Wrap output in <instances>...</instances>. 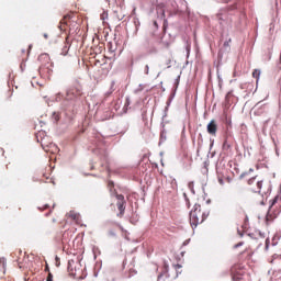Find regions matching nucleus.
<instances>
[{
    "instance_id": "nucleus-38",
    "label": "nucleus",
    "mask_w": 281,
    "mask_h": 281,
    "mask_svg": "<svg viewBox=\"0 0 281 281\" xmlns=\"http://www.w3.org/2000/svg\"><path fill=\"white\" fill-rule=\"evenodd\" d=\"M49 146H54V144L50 143Z\"/></svg>"
},
{
    "instance_id": "nucleus-21",
    "label": "nucleus",
    "mask_w": 281,
    "mask_h": 281,
    "mask_svg": "<svg viewBox=\"0 0 281 281\" xmlns=\"http://www.w3.org/2000/svg\"><path fill=\"white\" fill-rule=\"evenodd\" d=\"M44 177H45V179H46L45 183H49V181H52V179L49 178V176H45V175H44Z\"/></svg>"
},
{
    "instance_id": "nucleus-39",
    "label": "nucleus",
    "mask_w": 281,
    "mask_h": 281,
    "mask_svg": "<svg viewBox=\"0 0 281 281\" xmlns=\"http://www.w3.org/2000/svg\"><path fill=\"white\" fill-rule=\"evenodd\" d=\"M109 2V0H106Z\"/></svg>"
},
{
    "instance_id": "nucleus-36",
    "label": "nucleus",
    "mask_w": 281,
    "mask_h": 281,
    "mask_svg": "<svg viewBox=\"0 0 281 281\" xmlns=\"http://www.w3.org/2000/svg\"><path fill=\"white\" fill-rule=\"evenodd\" d=\"M126 104H131V102L126 101Z\"/></svg>"
},
{
    "instance_id": "nucleus-5",
    "label": "nucleus",
    "mask_w": 281,
    "mask_h": 281,
    "mask_svg": "<svg viewBox=\"0 0 281 281\" xmlns=\"http://www.w3.org/2000/svg\"><path fill=\"white\" fill-rule=\"evenodd\" d=\"M113 194L115 195V199L117 200L116 202V207L119 210V218H122L124 216V212H126V200H124L123 194H119L117 191H114Z\"/></svg>"
},
{
    "instance_id": "nucleus-16",
    "label": "nucleus",
    "mask_w": 281,
    "mask_h": 281,
    "mask_svg": "<svg viewBox=\"0 0 281 281\" xmlns=\"http://www.w3.org/2000/svg\"><path fill=\"white\" fill-rule=\"evenodd\" d=\"M108 188H109L110 192H113V188H115V184L113 183V181L108 182Z\"/></svg>"
},
{
    "instance_id": "nucleus-13",
    "label": "nucleus",
    "mask_w": 281,
    "mask_h": 281,
    "mask_svg": "<svg viewBox=\"0 0 281 281\" xmlns=\"http://www.w3.org/2000/svg\"><path fill=\"white\" fill-rule=\"evenodd\" d=\"M252 78H256L257 82L260 80V69H255L252 71Z\"/></svg>"
},
{
    "instance_id": "nucleus-27",
    "label": "nucleus",
    "mask_w": 281,
    "mask_h": 281,
    "mask_svg": "<svg viewBox=\"0 0 281 281\" xmlns=\"http://www.w3.org/2000/svg\"><path fill=\"white\" fill-rule=\"evenodd\" d=\"M45 271H49V266H46Z\"/></svg>"
},
{
    "instance_id": "nucleus-19",
    "label": "nucleus",
    "mask_w": 281,
    "mask_h": 281,
    "mask_svg": "<svg viewBox=\"0 0 281 281\" xmlns=\"http://www.w3.org/2000/svg\"><path fill=\"white\" fill-rule=\"evenodd\" d=\"M70 216H71V218H74L75 221H76V218H78V214H76V213H70Z\"/></svg>"
},
{
    "instance_id": "nucleus-24",
    "label": "nucleus",
    "mask_w": 281,
    "mask_h": 281,
    "mask_svg": "<svg viewBox=\"0 0 281 281\" xmlns=\"http://www.w3.org/2000/svg\"><path fill=\"white\" fill-rule=\"evenodd\" d=\"M43 36H44V38H46V40L49 38V34H47V33H44Z\"/></svg>"
},
{
    "instance_id": "nucleus-37",
    "label": "nucleus",
    "mask_w": 281,
    "mask_h": 281,
    "mask_svg": "<svg viewBox=\"0 0 281 281\" xmlns=\"http://www.w3.org/2000/svg\"><path fill=\"white\" fill-rule=\"evenodd\" d=\"M154 25H157V22H154Z\"/></svg>"
},
{
    "instance_id": "nucleus-29",
    "label": "nucleus",
    "mask_w": 281,
    "mask_h": 281,
    "mask_svg": "<svg viewBox=\"0 0 281 281\" xmlns=\"http://www.w3.org/2000/svg\"><path fill=\"white\" fill-rule=\"evenodd\" d=\"M47 207H49V205L46 204L44 209L47 210Z\"/></svg>"
},
{
    "instance_id": "nucleus-2",
    "label": "nucleus",
    "mask_w": 281,
    "mask_h": 281,
    "mask_svg": "<svg viewBox=\"0 0 281 281\" xmlns=\"http://www.w3.org/2000/svg\"><path fill=\"white\" fill-rule=\"evenodd\" d=\"M206 216L203 211H201V206L195 204L193 210L190 212V225L191 227H196V225H201L205 221Z\"/></svg>"
},
{
    "instance_id": "nucleus-26",
    "label": "nucleus",
    "mask_w": 281,
    "mask_h": 281,
    "mask_svg": "<svg viewBox=\"0 0 281 281\" xmlns=\"http://www.w3.org/2000/svg\"><path fill=\"white\" fill-rule=\"evenodd\" d=\"M229 95H232V92H228V93L226 94V100H229Z\"/></svg>"
},
{
    "instance_id": "nucleus-20",
    "label": "nucleus",
    "mask_w": 281,
    "mask_h": 281,
    "mask_svg": "<svg viewBox=\"0 0 281 281\" xmlns=\"http://www.w3.org/2000/svg\"><path fill=\"white\" fill-rule=\"evenodd\" d=\"M54 117H55V122H58V120H60V116L56 113H54Z\"/></svg>"
},
{
    "instance_id": "nucleus-11",
    "label": "nucleus",
    "mask_w": 281,
    "mask_h": 281,
    "mask_svg": "<svg viewBox=\"0 0 281 281\" xmlns=\"http://www.w3.org/2000/svg\"><path fill=\"white\" fill-rule=\"evenodd\" d=\"M101 171L104 172H109V160L106 158H103V162L101 164Z\"/></svg>"
},
{
    "instance_id": "nucleus-1",
    "label": "nucleus",
    "mask_w": 281,
    "mask_h": 281,
    "mask_svg": "<svg viewBox=\"0 0 281 281\" xmlns=\"http://www.w3.org/2000/svg\"><path fill=\"white\" fill-rule=\"evenodd\" d=\"M247 186L255 194H265L267 192V180L258 178V176L249 178Z\"/></svg>"
},
{
    "instance_id": "nucleus-8",
    "label": "nucleus",
    "mask_w": 281,
    "mask_h": 281,
    "mask_svg": "<svg viewBox=\"0 0 281 281\" xmlns=\"http://www.w3.org/2000/svg\"><path fill=\"white\" fill-rule=\"evenodd\" d=\"M206 131L209 135H212L213 137H216V131H218V125L216 124V121L212 120L207 126Z\"/></svg>"
},
{
    "instance_id": "nucleus-23",
    "label": "nucleus",
    "mask_w": 281,
    "mask_h": 281,
    "mask_svg": "<svg viewBox=\"0 0 281 281\" xmlns=\"http://www.w3.org/2000/svg\"><path fill=\"white\" fill-rule=\"evenodd\" d=\"M238 247H243V241L235 245V249H238Z\"/></svg>"
},
{
    "instance_id": "nucleus-9",
    "label": "nucleus",
    "mask_w": 281,
    "mask_h": 281,
    "mask_svg": "<svg viewBox=\"0 0 281 281\" xmlns=\"http://www.w3.org/2000/svg\"><path fill=\"white\" fill-rule=\"evenodd\" d=\"M236 269H240V263H237L231 268L233 281H244L243 274H236Z\"/></svg>"
},
{
    "instance_id": "nucleus-31",
    "label": "nucleus",
    "mask_w": 281,
    "mask_h": 281,
    "mask_svg": "<svg viewBox=\"0 0 281 281\" xmlns=\"http://www.w3.org/2000/svg\"><path fill=\"white\" fill-rule=\"evenodd\" d=\"M166 47H170V44H166Z\"/></svg>"
},
{
    "instance_id": "nucleus-30",
    "label": "nucleus",
    "mask_w": 281,
    "mask_h": 281,
    "mask_svg": "<svg viewBox=\"0 0 281 281\" xmlns=\"http://www.w3.org/2000/svg\"><path fill=\"white\" fill-rule=\"evenodd\" d=\"M221 186H223V180H220Z\"/></svg>"
},
{
    "instance_id": "nucleus-10",
    "label": "nucleus",
    "mask_w": 281,
    "mask_h": 281,
    "mask_svg": "<svg viewBox=\"0 0 281 281\" xmlns=\"http://www.w3.org/2000/svg\"><path fill=\"white\" fill-rule=\"evenodd\" d=\"M69 47H71V44L69 43V36H67L66 44L61 49V56H67V54H69Z\"/></svg>"
},
{
    "instance_id": "nucleus-3",
    "label": "nucleus",
    "mask_w": 281,
    "mask_h": 281,
    "mask_svg": "<svg viewBox=\"0 0 281 281\" xmlns=\"http://www.w3.org/2000/svg\"><path fill=\"white\" fill-rule=\"evenodd\" d=\"M38 60L41 61L40 71L41 74H47L48 76L52 74V68L54 64L49 58V55L44 53L38 56Z\"/></svg>"
},
{
    "instance_id": "nucleus-17",
    "label": "nucleus",
    "mask_w": 281,
    "mask_h": 281,
    "mask_svg": "<svg viewBox=\"0 0 281 281\" xmlns=\"http://www.w3.org/2000/svg\"><path fill=\"white\" fill-rule=\"evenodd\" d=\"M46 281H54V274H52V272H48Z\"/></svg>"
},
{
    "instance_id": "nucleus-4",
    "label": "nucleus",
    "mask_w": 281,
    "mask_h": 281,
    "mask_svg": "<svg viewBox=\"0 0 281 281\" xmlns=\"http://www.w3.org/2000/svg\"><path fill=\"white\" fill-rule=\"evenodd\" d=\"M74 23H76V12L70 11L68 14L64 15V18L61 19V21L59 22V30L63 32H65V30H67V27H69L71 30V25H74Z\"/></svg>"
},
{
    "instance_id": "nucleus-22",
    "label": "nucleus",
    "mask_w": 281,
    "mask_h": 281,
    "mask_svg": "<svg viewBox=\"0 0 281 281\" xmlns=\"http://www.w3.org/2000/svg\"><path fill=\"white\" fill-rule=\"evenodd\" d=\"M189 189L192 190L194 188V182H189Z\"/></svg>"
},
{
    "instance_id": "nucleus-32",
    "label": "nucleus",
    "mask_w": 281,
    "mask_h": 281,
    "mask_svg": "<svg viewBox=\"0 0 281 281\" xmlns=\"http://www.w3.org/2000/svg\"><path fill=\"white\" fill-rule=\"evenodd\" d=\"M22 54H25V49H22Z\"/></svg>"
},
{
    "instance_id": "nucleus-18",
    "label": "nucleus",
    "mask_w": 281,
    "mask_h": 281,
    "mask_svg": "<svg viewBox=\"0 0 281 281\" xmlns=\"http://www.w3.org/2000/svg\"><path fill=\"white\" fill-rule=\"evenodd\" d=\"M229 43H232V38H229L228 42H224V47H229Z\"/></svg>"
},
{
    "instance_id": "nucleus-6",
    "label": "nucleus",
    "mask_w": 281,
    "mask_h": 281,
    "mask_svg": "<svg viewBox=\"0 0 281 281\" xmlns=\"http://www.w3.org/2000/svg\"><path fill=\"white\" fill-rule=\"evenodd\" d=\"M80 95H82V88L72 87L67 90L66 100H77V98H80Z\"/></svg>"
},
{
    "instance_id": "nucleus-25",
    "label": "nucleus",
    "mask_w": 281,
    "mask_h": 281,
    "mask_svg": "<svg viewBox=\"0 0 281 281\" xmlns=\"http://www.w3.org/2000/svg\"><path fill=\"white\" fill-rule=\"evenodd\" d=\"M30 49H32V45L29 46L26 56H30Z\"/></svg>"
},
{
    "instance_id": "nucleus-14",
    "label": "nucleus",
    "mask_w": 281,
    "mask_h": 281,
    "mask_svg": "<svg viewBox=\"0 0 281 281\" xmlns=\"http://www.w3.org/2000/svg\"><path fill=\"white\" fill-rule=\"evenodd\" d=\"M236 271V276H245V267H243V265H240V268H237Z\"/></svg>"
},
{
    "instance_id": "nucleus-7",
    "label": "nucleus",
    "mask_w": 281,
    "mask_h": 281,
    "mask_svg": "<svg viewBox=\"0 0 281 281\" xmlns=\"http://www.w3.org/2000/svg\"><path fill=\"white\" fill-rule=\"evenodd\" d=\"M278 201H280V196H276L272 200L271 205L268 210V214L266 216L267 221H273V218L278 216V213L273 212V207H276V203H278Z\"/></svg>"
},
{
    "instance_id": "nucleus-35",
    "label": "nucleus",
    "mask_w": 281,
    "mask_h": 281,
    "mask_svg": "<svg viewBox=\"0 0 281 281\" xmlns=\"http://www.w3.org/2000/svg\"><path fill=\"white\" fill-rule=\"evenodd\" d=\"M177 267H178V269H181V266L178 265Z\"/></svg>"
},
{
    "instance_id": "nucleus-12",
    "label": "nucleus",
    "mask_w": 281,
    "mask_h": 281,
    "mask_svg": "<svg viewBox=\"0 0 281 281\" xmlns=\"http://www.w3.org/2000/svg\"><path fill=\"white\" fill-rule=\"evenodd\" d=\"M251 172H254V168H250L248 171H244L239 175V179H247V177H249V175H251Z\"/></svg>"
},
{
    "instance_id": "nucleus-28",
    "label": "nucleus",
    "mask_w": 281,
    "mask_h": 281,
    "mask_svg": "<svg viewBox=\"0 0 281 281\" xmlns=\"http://www.w3.org/2000/svg\"><path fill=\"white\" fill-rule=\"evenodd\" d=\"M146 74H148V66H146Z\"/></svg>"
},
{
    "instance_id": "nucleus-33",
    "label": "nucleus",
    "mask_w": 281,
    "mask_h": 281,
    "mask_svg": "<svg viewBox=\"0 0 281 281\" xmlns=\"http://www.w3.org/2000/svg\"><path fill=\"white\" fill-rule=\"evenodd\" d=\"M53 223H56V218H53Z\"/></svg>"
},
{
    "instance_id": "nucleus-15",
    "label": "nucleus",
    "mask_w": 281,
    "mask_h": 281,
    "mask_svg": "<svg viewBox=\"0 0 281 281\" xmlns=\"http://www.w3.org/2000/svg\"><path fill=\"white\" fill-rule=\"evenodd\" d=\"M41 145H42V147L44 148V150H45L46 153H49V145H46V144H45V140H42V142H41Z\"/></svg>"
},
{
    "instance_id": "nucleus-34",
    "label": "nucleus",
    "mask_w": 281,
    "mask_h": 281,
    "mask_svg": "<svg viewBox=\"0 0 281 281\" xmlns=\"http://www.w3.org/2000/svg\"><path fill=\"white\" fill-rule=\"evenodd\" d=\"M111 207H115V205H114V204H111Z\"/></svg>"
}]
</instances>
